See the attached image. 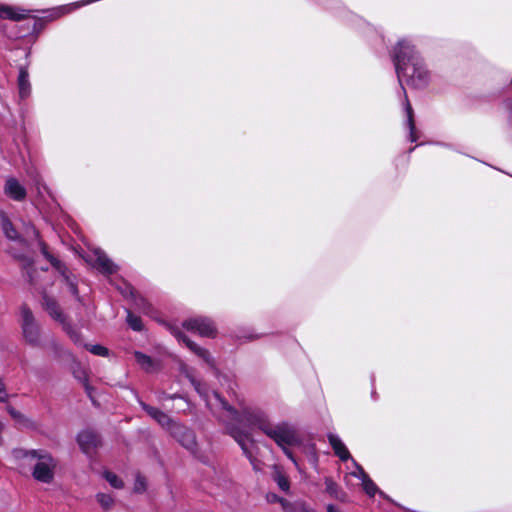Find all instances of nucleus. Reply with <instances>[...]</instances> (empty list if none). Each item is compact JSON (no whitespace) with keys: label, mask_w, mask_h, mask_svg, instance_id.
Returning a JSON list of instances; mask_svg holds the SVG:
<instances>
[{"label":"nucleus","mask_w":512,"mask_h":512,"mask_svg":"<svg viewBox=\"0 0 512 512\" xmlns=\"http://www.w3.org/2000/svg\"><path fill=\"white\" fill-rule=\"evenodd\" d=\"M391 57L398 82L404 93L406 126L409 131L408 139L411 142H416L419 136L415 126L413 109L406 95L402 77L406 78L408 86L414 89H424L430 84L432 73L428 69L423 57L409 39H400L394 46Z\"/></svg>","instance_id":"f257e3e1"},{"label":"nucleus","mask_w":512,"mask_h":512,"mask_svg":"<svg viewBox=\"0 0 512 512\" xmlns=\"http://www.w3.org/2000/svg\"><path fill=\"white\" fill-rule=\"evenodd\" d=\"M267 499L269 502L273 503V502H279V500H281V497L277 496L276 494H269L267 496Z\"/></svg>","instance_id":"c03bdc74"},{"label":"nucleus","mask_w":512,"mask_h":512,"mask_svg":"<svg viewBox=\"0 0 512 512\" xmlns=\"http://www.w3.org/2000/svg\"><path fill=\"white\" fill-rule=\"evenodd\" d=\"M39 247H40V251H41V254L44 256V258L46 260H48L50 262V264L52 265V267L54 268L55 266L59 265V263H61V261L59 259H57L56 257H54L48 250V246L46 245L45 242L43 241H39Z\"/></svg>","instance_id":"cd10ccee"},{"label":"nucleus","mask_w":512,"mask_h":512,"mask_svg":"<svg viewBox=\"0 0 512 512\" xmlns=\"http://www.w3.org/2000/svg\"><path fill=\"white\" fill-rule=\"evenodd\" d=\"M327 512H340V509L335 505L329 504L327 506Z\"/></svg>","instance_id":"a18cd8bd"},{"label":"nucleus","mask_w":512,"mask_h":512,"mask_svg":"<svg viewBox=\"0 0 512 512\" xmlns=\"http://www.w3.org/2000/svg\"><path fill=\"white\" fill-rule=\"evenodd\" d=\"M504 109L510 114L512 111V99L508 98L503 101Z\"/></svg>","instance_id":"79ce46f5"},{"label":"nucleus","mask_w":512,"mask_h":512,"mask_svg":"<svg viewBox=\"0 0 512 512\" xmlns=\"http://www.w3.org/2000/svg\"><path fill=\"white\" fill-rule=\"evenodd\" d=\"M264 434L273 440L279 448L298 446L302 441L300 431L288 422L270 423Z\"/></svg>","instance_id":"39448f33"},{"label":"nucleus","mask_w":512,"mask_h":512,"mask_svg":"<svg viewBox=\"0 0 512 512\" xmlns=\"http://www.w3.org/2000/svg\"><path fill=\"white\" fill-rule=\"evenodd\" d=\"M44 27V21L40 18L33 19L32 32L39 33Z\"/></svg>","instance_id":"e433bc0d"},{"label":"nucleus","mask_w":512,"mask_h":512,"mask_svg":"<svg viewBox=\"0 0 512 512\" xmlns=\"http://www.w3.org/2000/svg\"><path fill=\"white\" fill-rule=\"evenodd\" d=\"M96 499L98 501V503L100 504V506L104 509V510H109L112 508V506L114 505V499L111 495L109 494H105V493H98L96 495Z\"/></svg>","instance_id":"c85d7f7f"},{"label":"nucleus","mask_w":512,"mask_h":512,"mask_svg":"<svg viewBox=\"0 0 512 512\" xmlns=\"http://www.w3.org/2000/svg\"><path fill=\"white\" fill-rule=\"evenodd\" d=\"M4 193L10 199L18 202L25 200L27 196L26 188L15 177L6 179Z\"/></svg>","instance_id":"2eb2a0df"},{"label":"nucleus","mask_w":512,"mask_h":512,"mask_svg":"<svg viewBox=\"0 0 512 512\" xmlns=\"http://www.w3.org/2000/svg\"><path fill=\"white\" fill-rule=\"evenodd\" d=\"M104 477L113 488L122 489L124 487L123 481L116 474L107 471L104 473Z\"/></svg>","instance_id":"7c9ffc66"},{"label":"nucleus","mask_w":512,"mask_h":512,"mask_svg":"<svg viewBox=\"0 0 512 512\" xmlns=\"http://www.w3.org/2000/svg\"><path fill=\"white\" fill-rule=\"evenodd\" d=\"M435 144L449 149L452 147L450 144L444 142H436Z\"/></svg>","instance_id":"de8ad7c7"},{"label":"nucleus","mask_w":512,"mask_h":512,"mask_svg":"<svg viewBox=\"0 0 512 512\" xmlns=\"http://www.w3.org/2000/svg\"><path fill=\"white\" fill-rule=\"evenodd\" d=\"M34 273L35 270H33L31 267L26 270V278L32 286L36 285L33 277Z\"/></svg>","instance_id":"ea45409f"},{"label":"nucleus","mask_w":512,"mask_h":512,"mask_svg":"<svg viewBox=\"0 0 512 512\" xmlns=\"http://www.w3.org/2000/svg\"><path fill=\"white\" fill-rule=\"evenodd\" d=\"M85 390H86L87 395L92 399V390L93 389L88 383H85Z\"/></svg>","instance_id":"49530a36"},{"label":"nucleus","mask_w":512,"mask_h":512,"mask_svg":"<svg viewBox=\"0 0 512 512\" xmlns=\"http://www.w3.org/2000/svg\"><path fill=\"white\" fill-rule=\"evenodd\" d=\"M325 484L326 491L330 496L343 503L349 502L348 495L334 481L331 479H326Z\"/></svg>","instance_id":"aec40b11"},{"label":"nucleus","mask_w":512,"mask_h":512,"mask_svg":"<svg viewBox=\"0 0 512 512\" xmlns=\"http://www.w3.org/2000/svg\"><path fill=\"white\" fill-rule=\"evenodd\" d=\"M0 219H1V227L3 230L4 235L7 239L17 242H23V238L21 235L16 231L13 224L9 220V218L5 215L3 211H0Z\"/></svg>","instance_id":"f3484780"},{"label":"nucleus","mask_w":512,"mask_h":512,"mask_svg":"<svg viewBox=\"0 0 512 512\" xmlns=\"http://www.w3.org/2000/svg\"><path fill=\"white\" fill-rule=\"evenodd\" d=\"M137 402L141 409L145 411L155 422L177 438L183 448H191L190 446L195 443V435L191 429L175 421L162 410L145 403L139 397L137 398Z\"/></svg>","instance_id":"20e7f679"},{"label":"nucleus","mask_w":512,"mask_h":512,"mask_svg":"<svg viewBox=\"0 0 512 512\" xmlns=\"http://www.w3.org/2000/svg\"><path fill=\"white\" fill-rule=\"evenodd\" d=\"M8 412L12 416V418L15 419L16 421L20 422L25 419V416L21 412L17 411L15 408H13L11 406L8 407Z\"/></svg>","instance_id":"c9c22d12"},{"label":"nucleus","mask_w":512,"mask_h":512,"mask_svg":"<svg viewBox=\"0 0 512 512\" xmlns=\"http://www.w3.org/2000/svg\"><path fill=\"white\" fill-rule=\"evenodd\" d=\"M15 457L23 461L22 466H29L33 478L41 483L49 484L54 480L57 461L42 450H17Z\"/></svg>","instance_id":"7ed1b4c3"},{"label":"nucleus","mask_w":512,"mask_h":512,"mask_svg":"<svg viewBox=\"0 0 512 512\" xmlns=\"http://www.w3.org/2000/svg\"><path fill=\"white\" fill-rule=\"evenodd\" d=\"M27 12L28 11H26V10L16 11L13 7L8 6V5L0 6V18L1 19L19 21V20L26 18Z\"/></svg>","instance_id":"a211bd4d"},{"label":"nucleus","mask_w":512,"mask_h":512,"mask_svg":"<svg viewBox=\"0 0 512 512\" xmlns=\"http://www.w3.org/2000/svg\"><path fill=\"white\" fill-rule=\"evenodd\" d=\"M327 438L331 448H347L338 434L329 432Z\"/></svg>","instance_id":"473e14b6"},{"label":"nucleus","mask_w":512,"mask_h":512,"mask_svg":"<svg viewBox=\"0 0 512 512\" xmlns=\"http://www.w3.org/2000/svg\"><path fill=\"white\" fill-rule=\"evenodd\" d=\"M134 357H135L137 364L143 370H145L146 372H151L153 370L154 361H153L152 357H150L149 355H147L143 352H140V351H135Z\"/></svg>","instance_id":"4be33fe9"},{"label":"nucleus","mask_w":512,"mask_h":512,"mask_svg":"<svg viewBox=\"0 0 512 512\" xmlns=\"http://www.w3.org/2000/svg\"><path fill=\"white\" fill-rule=\"evenodd\" d=\"M274 481L277 483L278 487L284 491L288 492L290 488V482L287 476L279 469V467L274 466V472L272 475Z\"/></svg>","instance_id":"b1692460"},{"label":"nucleus","mask_w":512,"mask_h":512,"mask_svg":"<svg viewBox=\"0 0 512 512\" xmlns=\"http://www.w3.org/2000/svg\"><path fill=\"white\" fill-rule=\"evenodd\" d=\"M147 489V482L146 479L138 474L135 479L133 490L136 493H143Z\"/></svg>","instance_id":"72a5a7b5"},{"label":"nucleus","mask_w":512,"mask_h":512,"mask_svg":"<svg viewBox=\"0 0 512 512\" xmlns=\"http://www.w3.org/2000/svg\"><path fill=\"white\" fill-rule=\"evenodd\" d=\"M214 397L226 412L228 434L238 443L240 448H247L253 442L251 431L258 429L263 433L270 425L267 414L260 408L245 406L237 410L231 406L219 393Z\"/></svg>","instance_id":"f03ea898"},{"label":"nucleus","mask_w":512,"mask_h":512,"mask_svg":"<svg viewBox=\"0 0 512 512\" xmlns=\"http://www.w3.org/2000/svg\"><path fill=\"white\" fill-rule=\"evenodd\" d=\"M284 452H285L286 456L289 459H291L297 467H299V463H298V461L296 460V458H295V456L293 454V450L287 449V450H284Z\"/></svg>","instance_id":"37998d69"},{"label":"nucleus","mask_w":512,"mask_h":512,"mask_svg":"<svg viewBox=\"0 0 512 512\" xmlns=\"http://www.w3.org/2000/svg\"><path fill=\"white\" fill-rule=\"evenodd\" d=\"M186 377L188 378L191 385L194 387L195 391L204 399L208 396V387L205 383H202L200 380L196 379L191 374H187Z\"/></svg>","instance_id":"a878e982"},{"label":"nucleus","mask_w":512,"mask_h":512,"mask_svg":"<svg viewBox=\"0 0 512 512\" xmlns=\"http://www.w3.org/2000/svg\"><path fill=\"white\" fill-rule=\"evenodd\" d=\"M41 304L43 309L51 318L58 321L60 324H63L66 321V317L64 316L57 300L49 296L46 291H43L42 293Z\"/></svg>","instance_id":"4468645a"},{"label":"nucleus","mask_w":512,"mask_h":512,"mask_svg":"<svg viewBox=\"0 0 512 512\" xmlns=\"http://www.w3.org/2000/svg\"><path fill=\"white\" fill-rule=\"evenodd\" d=\"M336 455L342 460L346 461L350 458L349 450H335Z\"/></svg>","instance_id":"58836bf2"},{"label":"nucleus","mask_w":512,"mask_h":512,"mask_svg":"<svg viewBox=\"0 0 512 512\" xmlns=\"http://www.w3.org/2000/svg\"><path fill=\"white\" fill-rule=\"evenodd\" d=\"M126 322L133 331L141 332L143 330L142 319L129 310L127 311Z\"/></svg>","instance_id":"bb28decb"},{"label":"nucleus","mask_w":512,"mask_h":512,"mask_svg":"<svg viewBox=\"0 0 512 512\" xmlns=\"http://www.w3.org/2000/svg\"><path fill=\"white\" fill-rule=\"evenodd\" d=\"M170 394H167L165 392L162 393V396L160 397V400H169V396Z\"/></svg>","instance_id":"8fccbe9b"},{"label":"nucleus","mask_w":512,"mask_h":512,"mask_svg":"<svg viewBox=\"0 0 512 512\" xmlns=\"http://www.w3.org/2000/svg\"><path fill=\"white\" fill-rule=\"evenodd\" d=\"M84 348L96 356L107 357L109 355L108 348H106L100 344H94V345L86 344V345H84Z\"/></svg>","instance_id":"c756f323"},{"label":"nucleus","mask_w":512,"mask_h":512,"mask_svg":"<svg viewBox=\"0 0 512 512\" xmlns=\"http://www.w3.org/2000/svg\"><path fill=\"white\" fill-rule=\"evenodd\" d=\"M21 317V328L25 341L33 347H40V328L39 325L36 323V320L31 309L27 305H22Z\"/></svg>","instance_id":"423d86ee"},{"label":"nucleus","mask_w":512,"mask_h":512,"mask_svg":"<svg viewBox=\"0 0 512 512\" xmlns=\"http://www.w3.org/2000/svg\"><path fill=\"white\" fill-rule=\"evenodd\" d=\"M35 184H36V188H37V191L39 194L46 192L49 195H51L49 187L46 185V183L41 178L36 179Z\"/></svg>","instance_id":"f704fd0d"},{"label":"nucleus","mask_w":512,"mask_h":512,"mask_svg":"<svg viewBox=\"0 0 512 512\" xmlns=\"http://www.w3.org/2000/svg\"><path fill=\"white\" fill-rule=\"evenodd\" d=\"M353 478H356L360 482V484L363 487V490L370 497H373L378 492L376 484L368 477V475L361 467L356 466L354 471L348 473L345 476L346 484L354 485L352 483Z\"/></svg>","instance_id":"1a4fd4ad"},{"label":"nucleus","mask_w":512,"mask_h":512,"mask_svg":"<svg viewBox=\"0 0 512 512\" xmlns=\"http://www.w3.org/2000/svg\"><path fill=\"white\" fill-rule=\"evenodd\" d=\"M17 86L19 91V97L23 100L31 94V84L29 80L28 68L21 65L19 67V73L17 78Z\"/></svg>","instance_id":"dca6fc26"},{"label":"nucleus","mask_w":512,"mask_h":512,"mask_svg":"<svg viewBox=\"0 0 512 512\" xmlns=\"http://www.w3.org/2000/svg\"><path fill=\"white\" fill-rule=\"evenodd\" d=\"M61 325L63 327V330L66 332V334L69 336L71 341L76 346L84 347V345H86V343H84V340H83V335L79 329H77L75 326H73L67 320Z\"/></svg>","instance_id":"6ab92c4d"},{"label":"nucleus","mask_w":512,"mask_h":512,"mask_svg":"<svg viewBox=\"0 0 512 512\" xmlns=\"http://www.w3.org/2000/svg\"><path fill=\"white\" fill-rule=\"evenodd\" d=\"M42 270H43V271H48V268H47V267H45V266H42Z\"/></svg>","instance_id":"6e6d98bb"},{"label":"nucleus","mask_w":512,"mask_h":512,"mask_svg":"<svg viewBox=\"0 0 512 512\" xmlns=\"http://www.w3.org/2000/svg\"><path fill=\"white\" fill-rule=\"evenodd\" d=\"M49 348L55 359H68L72 357L71 352L54 339L50 341Z\"/></svg>","instance_id":"412c9836"},{"label":"nucleus","mask_w":512,"mask_h":512,"mask_svg":"<svg viewBox=\"0 0 512 512\" xmlns=\"http://www.w3.org/2000/svg\"><path fill=\"white\" fill-rule=\"evenodd\" d=\"M94 261L92 263L93 267L97 269L103 275H112L114 274L118 267L113 261L107 256V254L101 249H96L93 252Z\"/></svg>","instance_id":"f8f14e48"},{"label":"nucleus","mask_w":512,"mask_h":512,"mask_svg":"<svg viewBox=\"0 0 512 512\" xmlns=\"http://www.w3.org/2000/svg\"><path fill=\"white\" fill-rule=\"evenodd\" d=\"M54 269L62 277V282L67 286L70 293L74 296L77 302L83 303V298L79 294L77 277L61 262L55 266Z\"/></svg>","instance_id":"9b49d317"},{"label":"nucleus","mask_w":512,"mask_h":512,"mask_svg":"<svg viewBox=\"0 0 512 512\" xmlns=\"http://www.w3.org/2000/svg\"><path fill=\"white\" fill-rule=\"evenodd\" d=\"M168 397H169V400H174V399H177V398H181V396L179 394H170Z\"/></svg>","instance_id":"09e8293b"},{"label":"nucleus","mask_w":512,"mask_h":512,"mask_svg":"<svg viewBox=\"0 0 512 512\" xmlns=\"http://www.w3.org/2000/svg\"><path fill=\"white\" fill-rule=\"evenodd\" d=\"M264 334H258V333H255L254 330L252 328H249V327H246V328H239L236 332H235V337L240 340V341H243V342H250V341H253V340H256V339H259L263 336Z\"/></svg>","instance_id":"5701e85b"},{"label":"nucleus","mask_w":512,"mask_h":512,"mask_svg":"<svg viewBox=\"0 0 512 512\" xmlns=\"http://www.w3.org/2000/svg\"><path fill=\"white\" fill-rule=\"evenodd\" d=\"M133 297H134V302H135V305L141 310L143 311L144 313H148L152 306L151 304L142 296L140 295H134L133 294Z\"/></svg>","instance_id":"2f4dec72"},{"label":"nucleus","mask_w":512,"mask_h":512,"mask_svg":"<svg viewBox=\"0 0 512 512\" xmlns=\"http://www.w3.org/2000/svg\"><path fill=\"white\" fill-rule=\"evenodd\" d=\"M285 512H294L293 505L286 499L281 498L278 502Z\"/></svg>","instance_id":"4c0bfd02"},{"label":"nucleus","mask_w":512,"mask_h":512,"mask_svg":"<svg viewBox=\"0 0 512 512\" xmlns=\"http://www.w3.org/2000/svg\"><path fill=\"white\" fill-rule=\"evenodd\" d=\"M182 328L196 332L202 337L214 338L217 329L214 321L209 317L197 316L186 319L182 322Z\"/></svg>","instance_id":"6e6552de"},{"label":"nucleus","mask_w":512,"mask_h":512,"mask_svg":"<svg viewBox=\"0 0 512 512\" xmlns=\"http://www.w3.org/2000/svg\"><path fill=\"white\" fill-rule=\"evenodd\" d=\"M167 329L169 332L177 339L179 343H183L191 352L196 354L198 357L203 359V361L211 368H215V359L212 357L210 352L197 345L194 341H192L183 331L182 328L174 325L167 324Z\"/></svg>","instance_id":"0eeeda50"},{"label":"nucleus","mask_w":512,"mask_h":512,"mask_svg":"<svg viewBox=\"0 0 512 512\" xmlns=\"http://www.w3.org/2000/svg\"><path fill=\"white\" fill-rule=\"evenodd\" d=\"M76 441L79 448H99L101 446V436L92 428L81 430L76 436Z\"/></svg>","instance_id":"ddd939ff"},{"label":"nucleus","mask_w":512,"mask_h":512,"mask_svg":"<svg viewBox=\"0 0 512 512\" xmlns=\"http://www.w3.org/2000/svg\"><path fill=\"white\" fill-rule=\"evenodd\" d=\"M416 147H417V146H414V147L409 148L408 153H412V152L415 150V148H416Z\"/></svg>","instance_id":"603ef678"},{"label":"nucleus","mask_w":512,"mask_h":512,"mask_svg":"<svg viewBox=\"0 0 512 512\" xmlns=\"http://www.w3.org/2000/svg\"><path fill=\"white\" fill-rule=\"evenodd\" d=\"M7 393L2 380L0 379V402H5L7 399Z\"/></svg>","instance_id":"a19ab883"},{"label":"nucleus","mask_w":512,"mask_h":512,"mask_svg":"<svg viewBox=\"0 0 512 512\" xmlns=\"http://www.w3.org/2000/svg\"><path fill=\"white\" fill-rule=\"evenodd\" d=\"M42 270H43V271H48V268H47V267H45V266H42Z\"/></svg>","instance_id":"5fc2aeb1"},{"label":"nucleus","mask_w":512,"mask_h":512,"mask_svg":"<svg viewBox=\"0 0 512 512\" xmlns=\"http://www.w3.org/2000/svg\"><path fill=\"white\" fill-rule=\"evenodd\" d=\"M60 9H61V10H64L65 12L70 11V9H68L67 7H61Z\"/></svg>","instance_id":"864d4df0"},{"label":"nucleus","mask_w":512,"mask_h":512,"mask_svg":"<svg viewBox=\"0 0 512 512\" xmlns=\"http://www.w3.org/2000/svg\"><path fill=\"white\" fill-rule=\"evenodd\" d=\"M302 512H315V511L311 508L303 507Z\"/></svg>","instance_id":"3c124183"},{"label":"nucleus","mask_w":512,"mask_h":512,"mask_svg":"<svg viewBox=\"0 0 512 512\" xmlns=\"http://www.w3.org/2000/svg\"><path fill=\"white\" fill-rule=\"evenodd\" d=\"M246 457L250 460L254 470L260 471L264 466V463L260 459V450H244Z\"/></svg>","instance_id":"393cba45"},{"label":"nucleus","mask_w":512,"mask_h":512,"mask_svg":"<svg viewBox=\"0 0 512 512\" xmlns=\"http://www.w3.org/2000/svg\"><path fill=\"white\" fill-rule=\"evenodd\" d=\"M54 269L62 277V282L67 286L70 293L74 296L77 302L83 303V298L79 294L77 277L61 262L55 266Z\"/></svg>","instance_id":"9d476101"}]
</instances>
